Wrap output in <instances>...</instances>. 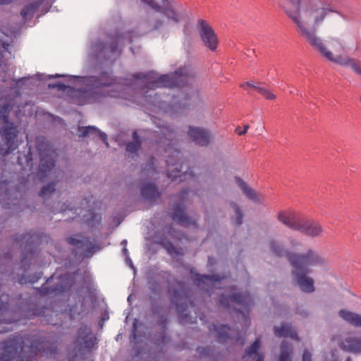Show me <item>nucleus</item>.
I'll return each instance as SVG.
<instances>
[{
    "instance_id": "obj_47",
    "label": "nucleus",
    "mask_w": 361,
    "mask_h": 361,
    "mask_svg": "<svg viewBox=\"0 0 361 361\" xmlns=\"http://www.w3.org/2000/svg\"><path fill=\"white\" fill-rule=\"evenodd\" d=\"M110 96H111V97H118L119 95H117V94H113V93H111V94H110Z\"/></svg>"
},
{
    "instance_id": "obj_45",
    "label": "nucleus",
    "mask_w": 361,
    "mask_h": 361,
    "mask_svg": "<svg viewBox=\"0 0 361 361\" xmlns=\"http://www.w3.org/2000/svg\"><path fill=\"white\" fill-rule=\"evenodd\" d=\"M4 34H5L7 37H11V38L13 36H15V35H16V34H15L14 32H11V31H10L9 32H5Z\"/></svg>"
},
{
    "instance_id": "obj_15",
    "label": "nucleus",
    "mask_w": 361,
    "mask_h": 361,
    "mask_svg": "<svg viewBox=\"0 0 361 361\" xmlns=\"http://www.w3.org/2000/svg\"><path fill=\"white\" fill-rule=\"evenodd\" d=\"M344 350L353 353H361V336L349 335L339 343Z\"/></svg>"
},
{
    "instance_id": "obj_27",
    "label": "nucleus",
    "mask_w": 361,
    "mask_h": 361,
    "mask_svg": "<svg viewBox=\"0 0 361 361\" xmlns=\"http://www.w3.org/2000/svg\"><path fill=\"white\" fill-rule=\"evenodd\" d=\"M140 142L138 139L137 133H133V142L127 145L126 149L129 152H135L140 147Z\"/></svg>"
},
{
    "instance_id": "obj_22",
    "label": "nucleus",
    "mask_w": 361,
    "mask_h": 361,
    "mask_svg": "<svg viewBox=\"0 0 361 361\" xmlns=\"http://www.w3.org/2000/svg\"><path fill=\"white\" fill-rule=\"evenodd\" d=\"M40 3L38 1H34L25 6L22 9L20 14L24 20L30 19L35 11L39 8Z\"/></svg>"
},
{
    "instance_id": "obj_38",
    "label": "nucleus",
    "mask_w": 361,
    "mask_h": 361,
    "mask_svg": "<svg viewBox=\"0 0 361 361\" xmlns=\"http://www.w3.org/2000/svg\"><path fill=\"white\" fill-rule=\"evenodd\" d=\"M36 77L37 78V80H45L47 78H53V77H63V75H56L55 76H54V75L44 76V75H37Z\"/></svg>"
},
{
    "instance_id": "obj_11",
    "label": "nucleus",
    "mask_w": 361,
    "mask_h": 361,
    "mask_svg": "<svg viewBox=\"0 0 361 361\" xmlns=\"http://www.w3.org/2000/svg\"><path fill=\"white\" fill-rule=\"evenodd\" d=\"M200 34L204 44L214 51L218 45V39L214 30L208 24H201Z\"/></svg>"
},
{
    "instance_id": "obj_30",
    "label": "nucleus",
    "mask_w": 361,
    "mask_h": 361,
    "mask_svg": "<svg viewBox=\"0 0 361 361\" xmlns=\"http://www.w3.org/2000/svg\"><path fill=\"white\" fill-rule=\"evenodd\" d=\"M231 299L234 302H237L242 304H247L249 301V295H234L231 297Z\"/></svg>"
},
{
    "instance_id": "obj_26",
    "label": "nucleus",
    "mask_w": 361,
    "mask_h": 361,
    "mask_svg": "<svg viewBox=\"0 0 361 361\" xmlns=\"http://www.w3.org/2000/svg\"><path fill=\"white\" fill-rule=\"evenodd\" d=\"M9 42L6 41H1L0 39V66H3L2 58L11 55V53L8 51Z\"/></svg>"
},
{
    "instance_id": "obj_50",
    "label": "nucleus",
    "mask_w": 361,
    "mask_h": 361,
    "mask_svg": "<svg viewBox=\"0 0 361 361\" xmlns=\"http://www.w3.org/2000/svg\"><path fill=\"white\" fill-rule=\"evenodd\" d=\"M333 361H336V360H334Z\"/></svg>"
},
{
    "instance_id": "obj_49",
    "label": "nucleus",
    "mask_w": 361,
    "mask_h": 361,
    "mask_svg": "<svg viewBox=\"0 0 361 361\" xmlns=\"http://www.w3.org/2000/svg\"><path fill=\"white\" fill-rule=\"evenodd\" d=\"M345 361H351L350 358L346 359Z\"/></svg>"
},
{
    "instance_id": "obj_46",
    "label": "nucleus",
    "mask_w": 361,
    "mask_h": 361,
    "mask_svg": "<svg viewBox=\"0 0 361 361\" xmlns=\"http://www.w3.org/2000/svg\"><path fill=\"white\" fill-rule=\"evenodd\" d=\"M197 23H206L205 20H197Z\"/></svg>"
},
{
    "instance_id": "obj_19",
    "label": "nucleus",
    "mask_w": 361,
    "mask_h": 361,
    "mask_svg": "<svg viewBox=\"0 0 361 361\" xmlns=\"http://www.w3.org/2000/svg\"><path fill=\"white\" fill-rule=\"evenodd\" d=\"M259 341L256 340L247 350L243 359L245 361L255 360L263 361V356L258 354L257 350L259 348Z\"/></svg>"
},
{
    "instance_id": "obj_7",
    "label": "nucleus",
    "mask_w": 361,
    "mask_h": 361,
    "mask_svg": "<svg viewBox=\"0 0 361 361\" xmlns=\"http://www.w3.org/2000/svg\"><path fill=\"white\" fill-rule=\"evenodd\" d=\"M8 111V106H2L0 109V132L2 133L6 139V145L8 149H0V154L6 155L10 151L15 149L17 147L13 142V139L16 135V129L13 123H9L6 114Z\"/></svg>"
},
{
    "instance_id": "obj_28",
    "label": "nucleus",
    "mask_w": 361,
    "mask_h": 361,
    "mask_svg": "<svg viewBox=\"0 0 361 361\" xmlns=\"http://www.w3.org/2000/svg\"><path fill=\"white\" fill-rule=\"evenodd\" d=\"M173 219L177 222L180 223L182 225L188 226L187 224V216L185 214L184 212L181 209L177 210L173 214Z\"/></svg>"
},
{
    "instance_id": "obj_6",
    "label": "nucleus",
    "mask_w": 361,
    "mask_h": 361,
    "mask_svg": "<svg viewBox=\"0 0 361 361\" xmlns=\"http://www.w3.org/2000/svg\"><path fill=\"white\" fill-rule=\"evenodd\" d=\"M189 74L188 68H180L178 71L170 75H165L158 77L154 73H151L147 75L139 77L138 80H141V83H145L147 87L149 89H153L157 87H172L179 85L183 81L181 79L180 81L177 80V78H181L183 76L188 75Z\"/></svg>"
},
{
    "instance_id": "obj_1",
    "label": "nucleus",
    "mask_w": 361,
    "mask_h": 361,
    "mask_svg": "<svg viewBox=\"0 0 361 361\" xmlns=\"http://www.w3.org/2000/svg\"><path fill=\"white\" fill-rule=\"evenodd\" d=\"M286 14L294 23L348 21L350 18L335 10L326 0H281Z\"/></svg>"
},
{
    "instance_id": "obj_23",
    "label": "nucleus",
    "mask_w": 361,
    "mask_h": 361,
    "mask_svg": "<svg viewBox=\"0 0 361 361\" xmlns=\"http://www.w3.org/2000/svg\"><path fill=\"white\" fill-rule=\"evenodd\" d=\"M142 195L144 198L152 200L159 196L157 188L154 184L145 185L142 189Z\"/></svg>"
},
{
    "instance_id": "obj_5",
    "label": "nucleus",
    "mask_w": 361,
    "mask_h": 361,
    "mask_svg": "<svg viewBox=\"0 0 361 361\" xmlns=\"http://www.w3.org/2000/svg\"><path fill=\"white\" fill-rule=\"evenodd\" d=\"M156 12L161 13L174 23L189 20L183 6L174 0H142Z\"/></svg>"
},
{
    "instance_id": "obj_25",
    "label": "nucleus",
    "mask_w": 361,
    "mask_h": 361,
    "mask_svg": "<svg viewBox=\"0 0 361 361\" xmlns=\"http://www.w3.org/2000/svg\"><path fill=\"white\" fill-rule=\"evenodd\" d=\"M53 154L54 152H51V154H50V158H49L47 160L45 159L44 157L41 159L40 169L42 171H49L54 166V161L52 159Z\"/></svg>"
},
{
    "instance_id": "obj_9",
    "label": "nucleus",
    "mask_w": 361,
    "mask_h": 361,
    "mask_svg": "<svg viewBox=\"0 0 361 361\" xmlns=\"http://www.w3.org/2000/svg\"><path fill=\"white\" fill-rule=\"evenodd\" d=\"M179 152L173 151L171 157L166 160L169 167L168 176L172 180H176L178 178H180V180H185L187 176H190V173L185 171L183 174H179L180 173V169H183L184 166L183 164L180 165L178 163L173 162V160L179 159Z\"/></svg>"
},
{
    "instance_id": "obj_21",
    "label": "nucleus",
    "mask_w": 361,
    "mask_h": 361,
    "mask_svg": "<svg viewBox=\"0 0 361 361\" xmlns=\"http://www.w3.org/2000/svg\"><path fill=\"white\" fill-rule=\"evenodd\" d=\"M275 334L277 336H284L286 338H290L295 341L298 340L297 335L292 327L288 324H283L281 327L276 326L274 328Z\"/></svg>"
},
{
    "instance_id": "obj_13",
    "label": "nucleus",
    "mask_w": 361,
    "mask_h": 361,
    "mask_svg": "<svg viewBox=\"0 0 361 361\" xmlns=\"http://www.w3.org/2000/svg\"><path fill=\"white\" fill-rule=\"evenodd\" d=\"M23 343L24 341L22 338H9L8 341L0 344V350H3L4 355L8 358H11L15 353L23 349Z\"/></svg>"
},
{
    "instance_id": "obj_44",
    "label": "nucleus",
    "mask_w": 361,
    "mask_h": 361,
    "mask_svg": "<svg viewBox=\"0 0 361 361\" xmlns=\"http://www.w3.org/2000/svg\"><path fill=\"white\" fill-rule=\"evenodd\" d=\"M52 87H58L59 89H65L66 87L63 84H57L56 85H52Z\"/></svg>"
},
{
    "instance_id": "obj_24",
    "label": "nucleus",
    "mask_w": 361,
    "mask_h": 361,
    "mask_svg": "<svg viewBox=\"0 0 361 361\" xmlns=\"http://www.w3.org/2000/svg\"><path fill=\"white\" fill-rule=\"evenodd\" d=\"M292 352V348L286 345V342L283 341L281 345V353L279 357V361H290V354Z\"/></svg>"
},
{
    "instance_id": "obj_3",
    "label": "nucleus",
    "mask_w": 361,
    "mask_h": 361,
    "mask_svg": "<svg viewBox=\"0 0 361 361\" xmlns=\"http://www.w3.org/2000/svg\"><path fill=\"white\" fill-rule=\"evenodd\" d=\"M317 30L316 24H298L300 35L326 60L332 51L341 47V42L336 39L324 42L317 36Z\"/></svg>"
},
{
    "instance_id": "obj_41",
    "label": "nucleus",
    "mask_w": 361,
    "mask_h": 361,
    "mask_svg": "<svg viewBox=\"0 0 361 361\" xmlns=\"http://www.w3.org/2000/svg\"><path fill=\"white\" fill-rule=\"evenodd\" d=\"M302 245L298 242H294L292 243L291 249L293 250H298Z\"/></svg>"
},
{
    "instance_id": "obj_35",
    "label": "nucleus",
    "mask_w": 361,
    "mask_h": 361,
    "mask_svg": "<svg viewBox=\"0 0 361 361\" xmlns=\"http://www.w3.org/2000/svg\"><path fill=\"white\" fill-rule=\"evenodd\" d=\"M241 87L245 90H247L248 88H253V89H255L257 90V87L259 86L257 85L255 82L250 81V82H247L244 84H242Z\"/></svg>"
},
{
    "instance_id": "obj_37",
    "label": "nucleus",
    "mask_w": 361,
    "mask_h": 361,
    "mask_svg": "<svg viewBox=\"0 0 361 361\" xmlns=\"http://www.w3.org/2000/svg\"><path fill=\"white\" fill-rule=\"evenodd\" d=\"M68 242L70 244H71L73 245H78L80 243H81V244L83 243L80 240H78L76 238H70L68 239Z\"/></svg>"
},
{
    "instance_id": "obj_48",
    "label": "nucleus",
    "mask_w": 361,
    "mask_h": 361,
    "mask_svg": "<svg viewBox=\"0 0 361 361\" xmlns=\"http://www.w3.org/2000/svg\"><path fill=\"white\" fill-rule=\"evenodd\" d=\"M126 240H123L122 244H126Z\"/></svg>"
},
{
    "instance_id": "obj_4",
    "label": "nucleus",
    "mask_w": 361,
    "mask_h": 361,
    "mask_svg": "<svg viewBox=\"0 0 361 361\" xmlns=\"http://www.w3.org/2000/svg\"><path fill=\"white\" fill-rule=\"evenodd\" d=\"M71 78L74 81L77 80L78 83L91 85V87H89L87 90L75 91L73 102L78 105H83L95 101L97 99L95 92L101 87L110 85L111 82H107V80H113L112 78H110L108 73L102 74L99 80H96L94 78H83L76 76H71Z\"/></svg>"
},
{
    "instance_id": "obj_31",
    "label": "nucleus",
    "mask_w": 361,
    "mask_h": 361,
    "mask_svg": "<svg viewBox=\"0 0 361 361\" xmlns=\"http://www.w3.org/2000/svg\"><path fill=\"white\" fill-rule=\"evenodd\" d=\"M233 209H234V211L235 212V215H236L235 224L238 225H240L242 223L243 215L241 214L240 209H238V207L236 205H233Z\"/></svg>"
},
{
    "instance_id": "obj_2",
    "label": "nucleus",
    "mask_w": 361,
    "mask_h": 361,
    "mask_svg": "<svg viewBox=\"0 0 361 361\" xmlns=\"http://www.w3.org/2000/svg\"><path fill=\"white\" fill-rule=\"evenodd\" d=\"M287 256L293 266V279L304 292L310 293L314 290V281L307 274L308 267L316 264H322L325 259L319 253L313 250H307L302 255L288 252Z\"/></svg>"
},
{
    "instance_id": "obj_39",
    "label": "nucleus",
    "mask_w": 361,
    "mask_h": 361,
    "mask_svg": "<svg viewBox=\"0 0 361 361\" xmlns=\"http://www.w3.org/2000/svg\"><path fill=\"white\" fill-rule=\"evenodd\" d=\"M302 361H311V355L307 350H305L304 353H303Z\"/></svg>"
},
{
    "instance_id": "obj_14",
    "label": "nucleus",
    "mask_w": 361,
    "mask_h": 361,
    "mask_svg": "<svg viewBox=\"0 0 361 361\" xmlns=\"http://www.w3.org/2000/svg\"><path fill=\"white\" fill-rule=\"evenodd\" d=\"M278 219L281 222L293 230L298 231L301 229V222L302 220L293 212H282L279 214Z\"/></svg>"
},
{
    "instance_id": "obj_8",
    "label": "nucleus",
    "mask_w": 361,
    "mask_h": 361,
    "mask_svg": "<svg viewBox=\"0 0 361 361\" xmlns=\"http://www.w3.org/2000/svg\"><path fill=\"white\" fill-rule=\"evenodd\" d=\"M344 47L341 42V47L336 51H332L326 61L343 67H350L355 74L361 78V61L355 58L341 54Z\"/></svg>"
},
{
    "instance_id": "obj_29",
    "label": "nucleus",
    "mask_w": 361,
    "mask_h": 361,
    "mask_svg": "<svg viewBox=\"0 0 361 361\" xmlns=\"http://www.w3.org/2000/svg\"><path fill=\"white\" fill-rule=\"evenodd\" d=\"M257 92L265 99L269 100H273L276 97V94L271 90L264 87H258Z\"/></svg>"
},
{
    "instance_id": "obj_40",
    "label": "nucleus",
    "mask_w": 361,
    "mask_h": 361,
    "mask_svg": "<svg viewBox=\"0 0 361 361\" xmlns=\"http://www.w3.org/2000/svg\"><path fill=\"white\" fill-rule=\"evenodd\" d=\"M123 251L124 255H126V263L129 266L133 267V262H132L131 259L129 258V257L128 256V250H127V249L124 248Z\"/></svg>"
},
{
    "instance_id": "obj_20",
    "label": "nucleus",
    "mask_w": 361,
    "mask_h": 361,
    "mask_svg": "<svg viewBox=\"0 0 361 361\" xmlns=\"http://www.w3.org/2000/svg\"><path fill=\"white\" fill-rule=\"evenodd\" d=\"M235 181L238 187L249 199L254 202H259L261 200V195L252 189L250 188L241 179L238 178L235 179Z\"/></svg>"
},
{
    "instance_id": "obj_17",
    "label": "nucleus",
    "mask_w": 361,
    "mask_h": 361,
    "mask_svg": "<svg viewBox=\"0 0 361 361\" xmlns=\"http://www.w3.org/2000/svg\"><path fill=\"white\" fill-rule=\"evenodd\" d=\"M339 317L345 322L355 327H361V314L348 310L338 312Z\"/></svg>"
},
{
    "instance_id": "obj_18",
    "label": "nucleus",
    "mask_w": 361,
    "mask_h": 361,
    "mask_svg": "<svg viewBox=\"0 0 361 361\" xmlns=\"http://www.w3.org/2000/svg\"><path fill=\"white\" fill-rule=\"evenodd\" d=\"M79 136L86 137L92 135L94 137H98L102 139L105 143L106 145L108 146V142H106V135L104 133L99 131L97 128L94 126H88L85 128H79Z\"/></svg>"
},
{
    "instance_id": "obj_42",
    "label": "nucleus",
    "mask_w": 361,
    "mask_h": 361,
    "mask_svg": "<svg viewBox=\"0 0 361 361\" xmlns=\"http://www.w3.org/2000/svg\"><path fill=\"white\" fill-rule=\"evenodd\" d=\"M13 0H0V5H7L12 3Z\"/></svg>"
},
{
    "instance_id": "obj_34",
    "label": "nucleus",
    "mask_w": 361,
    "mask_h": 361,
    "mask_svg": "<svg viewBox=\"0 0 361 361\" xmlns=\"http://www.w3.org/2000/svg\"><path fill=\"white\" fill-rule=\"evenodd\" d=\"M279 247H280V245L277 243H276V242L271 243V248L272 251L278 255H281L282 251L279 250Z\"/></svg>"
},
{
    "instance_id": "obj_43",
    "label": "nucleus",
    "mask_w": 361,
    "mask_h": 361,
    "mask_svg": "<svg viewBox=\"0 0 361 361\" xmlns=\"http://www.w3.org/2000/svg\"><path fill=\"white\" fill-rule=\"evenodd\" d=\"M10 25H11V24H8V23H6V24H1V26L0 27V29L1 30H4L5 29H8V27H10Z\"/></svg>"
},
{
    "instance_id": "obj_16",
    "label": "nucleus",
    "mask_w": 361,
    "mask_h": 361,
    "mask_svg": "<svg viewBox=\"0 0 361 361\" xmlns=\"http://www.w3.org/2000/svg\"><path fill=\"white\" fill-rule=\"evenodd\" d=\"M299 231L310 236L317 237L322 234V227L319 224L308 220H302L301 222V229Z\"/></svg>"
},
{
    "instance_id": "obj_36",
    "label": "nucleus",
    "mask_w": 361,
    "mask_h": 361,
    "mask_svg": "<svg viewBox=\"0 0 361 361\" xmlns=\"http://www.w3.org/2000/svg\"><path fill=\"white\" fill-rule=\"evenodd\" d=\"M248 128H249L248 125H245L244 126V129H241L240 127L238 126L235 128V132L237 133L238 135H244L246 133Z\"/></svg>"
},
{
    "instance_id": "obj_10",
    "label": "nucleus",
    "mask_w": 361,
    "mask_h": 361,
    "mask_svg": "<svg viewBox=\"0 0 361 361\" xmlns=\"http://www.w3.org/2000/svg\"><path fill=\"white\" fill-rule=\"evenodd\" d=\"M188 135L197 145L202 146L207 145L212 137L209 130L196 126L189 127Z\"/></svg>"
},
{
    "instance_id": "obj_32",
    "label": "nucleus",
    "mask_w": 361,
    "mask_h": 361,
    "mask_svg": "<svg viewBox=\"0 0 361 361\" xmlns=\"http://www.w3.org/2000/svg\"><path fill=\"white\" fill-rule=\"evenodd\" d=\"M54 188L53 184L48 185L46 187L42 188V190L40 192V195L44 197L47 195H48L49 193L52 192V191H54Z\"/></svg>"
},
{
    "instance_id": "obj_33",
    "label": "nucleus",
    "mask_w": 361,
    "mask_h": 361,
    "mask_svg": "<svg viewBox=\"0 0 361 361\" xmlns=\"http://www.w3.org/2000/svg\"><path fill=\"white\" fill-rule=\"evenodd\" d=\"M197 280L198 281V282L205 283L207 281H216L217 279H214V276L204 275V276H197Z\"/></svg>"
},
{
    "instance_id": "obj_12",
    "label": "nucleus",
    "mask_w": 361,
    "mask_h": 361,
    "mask_svg": "<svg viewBox=\"0 0 361 361\" xmlns=\"http://www.w3.org/2000/svg\"><path fill=\"white\" fill-rule=\"evenodd\" d=\"M96 343V338L90 330L85 327L79 332V337L75 343V348L78 350H85L92 348Z\"/></svg>"
}]
</instances>
